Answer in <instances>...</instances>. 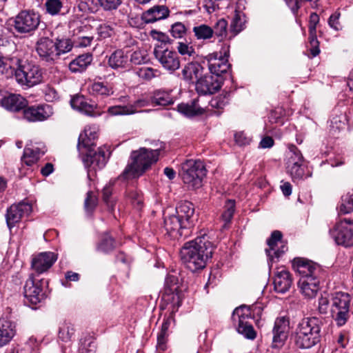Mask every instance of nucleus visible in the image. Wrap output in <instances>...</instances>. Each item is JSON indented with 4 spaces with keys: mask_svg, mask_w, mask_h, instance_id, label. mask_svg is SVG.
<instances>
[{
    "mask_svg": "<svg viewBox=\"0 0 353 353\" xmlns=\"http://www.w3.org/2000/svg\"><path fill=\"white\" fill-rule=\"evenodd\" d=\"M98 127L95 125H88L80 134L78 140L77 148L81 152L83 150L92 148L94 145V141L97 138Z\"/></svg>",
    "mask_w": 353,
    "mask_h": 353,
    "instance_id": "nucleus-24",
    "label": "nucleus"
},
{
    "mask_svg": "<svg viewBox=\"0 0 353 353\" xmlns=\"http://www.w3.org/2000/svg\"><path fill=\"white\" fill-rule=\"evenodd\" d=\"M157 72V71L152 68L143 67L139 68V70L137 71V74L140 78L145 80H150L156 77Z\"/></svg>",
    "mask_w": 353,
    "mask_h": 353,
    "instance_id": "nucleus-57",
    "label": "nucleus"
},
{
    "mask_svg": "<svg viewBox=\"0 0 353 353\" xmlns=\"http://www.w3.org/2000/svg\"><path fill=\"white\" fill-rule=\"evenodd\" d=\"M93 37H81L77 39L76 43L79 47L85 48L90 46Z\"/></svg>",
    "mask_w": 353,
    "mask_h": 353,
    "instance_id": "nucleus-64",
    "label": "nucleus"
},
{
    "mask_svg": "<svg viewBox=\"0 0 353 353\" xmlns=\"http://www.w3.org/2000/svg\"><path fill=\"white\" fill-rule=\"evenodd\" d=\"M179 283L178 277L175 275L169 274L165 279V291L176 292L179 291Z\"/></svg>",
    "mask_w": 353,
    "mask_h": 353,
    "instance_id": "nucleus-51",
    "label": "nucleus"
},
{
    "mask_svg": "<svg viewBox=\"0 0 353 353\" xmlns=\"http://www.w3.org/2000/svg\"><path fill=\"white\" fill-rule=\"evenodd\" d=\"M130 63L139 65L145 61V54L141 50H136L132 53L130 57Z\"/></svg>",
    "mask_w": 353,
    "mask_h": 353,
    "instance_id": "nucleus-61",
    "label": "nucleus"
},
{
    "mask_svg": "<svg viewBox=\"0 0 353 353\" xmlns=\"http://www.w3.org/2000/svg\"><path fill=\"white\" fill-rule=\"evenodd\" d=\"M53 114V108L48 104L32 105L23 110L24 118L31 122L43 121Z\"/></svg>",
    "mask_w": 353,
    "mask_h": 353,
    "instance_id": "nucleus-17",
    "label": "nucleus"
},
{
    "mask_svg": "<svg viewBox=\"0 0 353 353\" xmlns=\"http://www.w3.org/2000/svg\"><path fill=\"white\" fill-rule=\"evenodd\" d=\"M329 305V300L325 296H321L319 299L318 310L320 313L325 314L327 311Z\"/></svg>",
    "mask_w": 353,
    "mask_h": 353,
    "instance_id": "nucleus-63",
    "label": "nucleus"
},
{
    "mask_svg": "<svg viewBox=\"0 0 353 353\" xmlns=\"http://www.w3.org/2000/svg\"><path fill=\"white\" fill-rule=\"evenodd\" d=\"M43 71L41 68L32 63L24 60L21 68L15 72V79L21 85L28 88L41 83L43 81Z\"/></svg>",
    "mask_w": 353,
    "mask_h": 353,
    "instance_id": "nucleus-7",
    "label": "nucleus"
},
{
    "mask_svg": "<svg viewBox=\"0 0 353 353\" xmlns=\"http://www.w3.org/2000/svg\"><path fill=\"white\" fill-rule=\"evenodd\" d=\"M341 13L339 11L334 12L328 19V24L330 27L334 30L339 31L342 29V26L339 21Z\"/></svg>",
    "mask_w": 353,
    "mask_h": 353,
    "instance_id": "nucleus-58",
    "label": "nucleus"
},
{
    "mask_svg": "<svg viewBox=\"0 0 353 353\" xmlns=\"http://www.w3.org/2000/svg\"><path fill=\"white\" fill-rule=\"evenodd\" d=\"M32 210V205L22 201L18 204L12 205L7 210L6 215L8 228L11 229L21 221L23 216H28Z\"/></svg>",
    "mask_w": 353,
    "mask_h": 353,
    "instance_id": "nucleus-13",
    "label": "nucleus"
},
{
    "mask_svg": "<svg viewBox=\"0 0 353 353\" xmlns=\"http://www.w3.org/2000/svg\"><path fill=\"white\" fill-rule=\"evenodd\" d=\"M154 54L162 67L170 72H173L179 68V57L176 52L156 48Z\"/></svg>",
    "mask_w": 353,
    "mask_h": 353,
    "instance_id": "nucleus-14",
    "label": "nucleus"
},
{
    "mask_svg": "<svg viewBox=\"0 0 353 353\" xmlns=\"http://www.w3.org/2000/svg\"><path fill=\"white\" fill-rule=\"evenodd\" d=\"M1 104L3 108L10 111L18 112L24 109L28 102L20 94H9L1 100Z\"/></svg>",
    "mask_w": 353,
    "mask_h": 353,
    "instance_id": "nucleus-28",
    "label": "nucleus"
},
{
    "mask_svg": "<svg viewBox=\"0 0 353 353\" xmlns=\"http://www.w3.org/2000/svg\"><path fill=\"white\" fill-rule=\"evenodd\" d=\"M200 99L196 98L191 103H181L178 105V111L186 117H194L201 115L205 112V107H202L199 104Z\"/></svg>",
    "mask_w": 353,
    "mask_h": 353,
    "instance_id": "nucleus-31",
    "label": "nucleus"
},
{
    "mask_svg": "<svg viewBox=\"0 0 353 353\" xmlns=\"http://www.w3.org/2000/svg\"><path fill=\"white\" fill-rule=\"evenodd\" d=\"M203 72V67L197 62L187 63L182 70L183 78L185 81H193L201 77Z\"/></svg>",
    "mask_w": 353,
    "mask_h": 353,
    "instance_id": "nucleus-34",
    "label": "nucleus"
},
{
    "mask_svg": "<svg viewBox=\"0 0 353 353\" xmlns=\"http://www.w3.org/2000/svg\"><path fill=\"white\" fill-rule=\"evenodd\" d=\"M45 154V150L38 147L32 146V148L26 147L23 151L22 157V162L28 166H31L36 163L39 158Z\"/></svg>",
    "mask_w": 353,
    "mask_h": 353,
    "instance_id": "nucleus-38",
    "label": "nucleus"
},
{
    "mask_svg": "<svg viewBox=\"0 0 353 353\" xmlns=\"http://www.w3.org/2000/svg\"><path fill=\"white\" fill-rule=\"evenodd\" d=\"M14 334L15 330L12 323L5 319H0V347L8 344Z\"/></svg>",
    "mask_w": 353,
    "mask_h": 353,
    "instance_id": "nucleus-35",
    "label": "nucleus"
},
{
    "mask_svg": "<svg viewBox=\"0 0 353 353\" xmlns=\"http://www.w3.org/2000/svg\"><path fill=\"white\" fill-rule=\"evenodd\" d=\"M293 283L290 272L283 267L278 268L274 276V289L278 293L283 294L288 291Z\"/></svg>",
    "mask_w": 353,
    "mask_h": 353,
    "instance_id": "nucleus-22",
    "label": "nucleus"
},
{
    "mask_svg": "<svg viewBox=\"0 0 353 353\" xmlns=\"http://www.w3.org/2000/svg\"><path fill=\"white\" fill-rule=\"evenodd\" d=\"M319 22V15L313 12L310 16L309 21V43L310 51L312 57L317 56L320 52L319 42L316 37V25Z\"/></svg>",
    "mask_w": 353,
    "mask_h": 353,
    "instance_id": "nucleus-25",
    "label": "nucleus"
},
{
    "mask_svg": "<svg viewBox=\"0 0 353 353\" xmlns=\"http://www.w3.org/2000/svg\"><path fill=\"white\" fill-rule=\"evenodd\" d=\"M170 32L174 38L181 39L185 34L186 28L182 23L177 22L172 26Z\"/></svg>",
    "mask_w": 353,
    "mask_h": 353,
    "instance_id": "nucleus-56",
    "label": "nucleus"
},
{
    "mask_svg": "<svg viewBox=\"0 0 353 353\" xmlns=\"http://www.w3.org/2000/svg\"><path fill=\"white\" fill-rule=\"evenodd\" d=\"M350 297L346 293L336 292L332 298L331 314L336 325H344L350 317Z\"/></svg>",
    "mask_w": 353,
    "mask_h": 353,
    "instance_id": "nucleus-9",
    "label": "nucleus"
},
{
    "mask_svg": "<svg viewBox=\"0 0 353 353\" xmlns=\"http://www.w3.org/2000/svg\"><path fill=\"white\" fill-rule=\"evenodd\" d=\"M115 248L114 239L108 234H105L98 245V249L103 252L112 251Z\"/></svg>",
    "mask_w": 353,
    "mask_h": 353,
    "instance_id": "nucleus-46",
    "label": "nucleus"
},
{
    "mask_svg": "<svg viewBox=\"0 0 353 353\" xmlns=\"http://www.w3.org/2000/svg\"><path fill=\"white\" fill-rule=\"evenodd\" d=\"M212 30L213 34L223 39L228 34V21L224 19L218 20Z\"/></svg>",
    "mask_w": 353,
    "mask_h": 353,
    "instance_id": "nucleus-47",
    "label": "nucleus"
},
{
    "mask_svg": "<svg viewBox=\"0 0 353 353\" xmlns=\"http://www.w3.org/2000/svg\"><path fill=\"white\" fill-rule=\"evenodd\" d=\"M228 102V100L226 94H220L212 99L209 104L213 108L223 109Z\"/></svg>",
    "mask_w": 353,
    "mask_h": 353,
    "instance_id": "nucleus-55",
    "label": "nucleus"
},
{
    "mask_svg": "<svg viewBox=\"0 0 353 353\" xmlns=\"http://www.w3.org/2000/svg\"><path fill=\"white\" fill-rule=\"evenodd\" d=\"M303 164H297L292 159L288 161V170L293 179H301L303 174L304 171L302 168Z\"/></svg>",
    "mask_w": 353,
    "mask_h": 353,
    "instance_id": "nucleus-45",
    "label": "nucleus"
},
{
    "mask_svg": "<svg viewBox=\"0 0 353 353\" xmlns=\"http://www.w3.org/2000/svg\"><path fill=\"white\" fill-rule=\"evenodd\" d=\"M268 248L265 252L270 260L273 261L274 258L279 259L288 250L286 244L282 241V234L279 230L272 232L270 237L267 240Z\"/></svg>",
    "mask_w": 353,
    "mask_h": 353,
    "instance_id": "nucleus-15",
    "label": "nucleus"
},
{
    "mask_svg": "<svg viewBox=\"0 0 353 353\" xmlns=\"http://www.w3.org/2000/svg\"><path fill=\"white\" fill-rule=\"evenodd\" d=\"M41 280H36L34 274H30L29 278L24 285V295L32 303L37 304L44 298V294L41 288Z\"/></svg>",
    "mask_w": 353,
    "mask_h": 353,
    "instance_id": "nucleus-16",
    "label": "nucleus"
},
{
    "mask_svg": "<svg viewBox=\"0 0 353 353\" xmlns=\"http://www.w3.org/2000/svg\"><path fill=\"white\" fill-rule=\"evenodd\" d=\"M334 237L338 245L345 247L353 245V220L344 219L338 223L334 231Z\"/></svg>",
    "mask_w": 353,
    "mask_h": 353,
    "instance_id": "nucleus-12",
    "label": "nucleus"
},
{
    "mask_svg": "<svg viewBox=\"0 0 353 353\" xmlns=\"http://www.w3.org/2000/svg\"><path fill=\"white\" fill-rule=\"evenodd\" d=\"M213 251L212 243L203 234L185 243L181 250V258L190 270L195 272L205 267Z\"/></svg>",
    "mask_w": 353,
    "mask_h": 353,
    "instance_id": "nucleus-2",
    "label": "nucleus"
},
{
    "mask_svg": "<svg viewBox=\"0 0 353 353\" xmlns=\"http://www.w3.org/2000/svg\"><path fill=\"white\" fill-rule=\"evenodd\" d=\"M251 319L250 308L246 305L236 307L232 316L233 325L236 331L249 339H254L256 337V332L249 321Z\"/></svg>",
    "mask_w": 353,
    "mask_h": 353,
    "instance_id": "nucleus-8",
    "label": "nucleus"
},
{
    "mask_svg": "<svg viewBox=\"0 0 353 353\" xmlns=\"http://www.w3.org/2000/svg\"><path fill=\"white\" fill-rule=\"evenodd\" d=\"M88 90L91 94L101 97H109L114 93L112 85L107 82H94Z\"/></svg>",
    "mask_w": 353,
    "mask_h": 353,
    "instance_id": "nucleus-37",
    "label": "nucleus"
},
{
    "mask_svg": "<svg viewBox=\"0 0 353 353\" xmlns=\"http://www.w3.org/2000/svg\"><path fill=\"white\" fill-rule=\"evenodd\" d=\"M353 211V191L341 197V203L339 207L341 214H346Z\"/></svg>",
    "mask_w": 353,
    "mask_h": 353,
    "instance_id": "nucleus-40",
    "label": "nucleus"
},
{
    "mask_svg": "<svg viewBox=\"0 0 353 353\" xmlns=\"http://www.w3.org/2000/svg\"><path fill=\"white\" fill-rule=\"evenodd\" d=\"M56 254L51 252H41L34 256L31 262V268L34 275H39L48 271L57 261Z\"/></svg>",
    "mask_w": 353,
    "mask_h": 353,
    "instance_id": "nucleus-19",
    "label": "nucleus"
},
{
    "mask_svg": "<svg viewBox=\"0 0 353 353\" xmlns=\"http://www.w3.org/2000/svg\"><path fill=\"white\" fill-rule=\"evenodd\" d=\"M86 155L84 161L86 165H94V168L99 169L103 168L107 163L105 152L101 148H99L97 152H92V148L85 149Z\"/></svg>",
    "mask_w": 353,
    "mask_h": 353,
    "instance_id": "nucleus-30",
    "label": "nucleus"
},
{
    "mask_svg": "<svg viewBox=\"0 0 353 353\" xmlns=\"http://www.w3.org/2000/svg\"><path fill=\"white\" fill-rule=\"evenodd\" d=\"M97 202V195L93 192H88L84 203L85 211L89 214L92 213L96 208Z\"/></svg>",
    "mask_w": 353,
    "mask_h": 353,
    "instance_id": "nucleus-49",
    "label": "nucleus"
},
{
    "mask_svg": "<svg viewBox=\"0 0 353 353\" xmlns=\"http://www.w3.org/2000/svg\"><path fill=\"white\" fill-rule=\"evenodd\" d=\"M128 197L134 207L141 209L143 205L142 195L137 190H132L128 192Z\"/></svg>",
    "mask_w": 353,
    "mask_h": 353,
    "instance_id": "nucleus-53",
    "label": "nucleus"
},
{
    "mask_svg": "<svg viewBox=\"0 0 353 353\" xmlns=\"http://www.w3.org/2000/svg\"><path fill=\"white\" fill-rule=\"evenodd\" d=\"M25 59L19 58L17 55H12L11 57H3V66L4 68H10L14 70V72L21 68V65Z\"/></svg>",
    "mask_w": 353,
    "mask_h": 353,
    "instance_id": "nucleus-43",
    "label": "nucleus"
},
{
    "mask_svg": "<svg viewBox=\"0 0 353 353\" xmlns=\"http://www.w3.org/2000/svg\"><path fill=\"white\" fill-rule=\"evenodd\" d=\"M175 214L181 219L184 228L190 229L194 224V205L187 201H181L175 209Z\"/></svg>",
    "mask_w": 353,
    "mask_h": 353,
    "instance_id": "nucleus-23",
    "label": "nucleus"
},
{
    "mask_svg": "<svg viewBox=\"0 0 353 353\" xmlns=\"http://www.w3.org/2000/svg\"><path fill=\"white\" fill-rule=\"evenodd\" d=\"M74 334V329L73 326L69 323H64L59 327V338L64 342L70 341Z\"/></svg>",
    "mask_w": 353,
    "mask_h": 353,
    "instance_id": "nucleus-44",
    "label": "nucleus"
},
{
    "mask_svg": "<svg viewBox=\"0 0 353 353\" xmlns=\"http://www.w3.org/2000/svg\"><path fill=\"white\" fill-rule=\"evenodd\" d=\"M71 106L79 112H83L89 116H95L94 113V105L88 103L83 96L77 95L70 101Z\"/></svg>",
    "mask_w": 353,
    "mask_h": 353,
    "instance_id": "nucleus-33",
    "label": "nucleus"
},
{
    "mask_svg": "<svg viewBox=\"0 0 353 353\" xmlns=\"http://www.w3.org/2000/svg\"><path fill=\"white\" fill-rule=\"evenodd\" d=\"M245 26L243 16L238 11H235L234 16L231 21L229 30L230 39L234 37L241 32Z\"/></svg>",
    "mask_w": 353,
    "mask_h": 353,
    "instance_id": "nucleus-39",
    "label": "nucleus"
},
{
    "mask_svg": "<svg viewBox=\"0 0 353 353\" xmlns=\"http://www.w3.org/2000/svg\"><path fill=\"white\" fill-rule=\"evenodd\" d=\"M169 13L165 6H154L143 13L142 19L146 23H154L167 18Z\"/></svg>",
    "mask_w": 353,
    "mask_h": 353,
    "instance_id": "nucleus-29",
    "label": "nucleus"
},
{
    "mask_svg": "<svg viewBox=\"0 0 353 353\" xmlns=\"http://www.w3.org/2000/svg\"><path fill=\"white\" fill-rule=\"evenodd\" d=\"M148 104L147 100L138 99L133 104L111 106L108 108V112L112 116L132 114L137 112L138 108L145 107Z\"/></svg>",
    "mask_w": 353,
    "mask_h": 353,
    "instance_id": "nucleus-27",
    "label": "nucleus"
},
{
    "mask_svg": "<svg viewBox=\"0 0 353 353\" xmlns=\"http://www.w3.org/2000/svg\"><path fill=\"white\" fill-rule=\"evenodd\" d=\"M290 321L286 317L282 316L277 318L274 322L273 327V339L272 347H280L287 339L288 333L289 331Z\"/></svg>",
    "mask_w": 353,
    "mask_h": 353,
    "instance_id": "nucleus-21",
    "label": "nucleus"
},
{
    "mask_svg": "<svg viewBox=\"0 0 353 353\" xmlns=\"http://www.w3.org/2000/svg\"><path fill=\"white\" fill-rule=\"evenodd\" d=\"M98 2L104 10L110 11L117 9L122 0H98Z\"/></svg>",
    "mask_w": 353,
    "mask_h": 353,
    "instance_id": "nucleus-54",
    "label": "nucleus"
},
{
    "mask_svg": "<svg viewBox=\"0 0 353 353\" xmlns=\"http://www.w3.org/2000/svg\"><path fill=\"white\" fill-rule=\"evenodd\" d=\"M293 269L300 275L298 285L301 294L306 299H313L320 290L322 269L317 263L303 258H295Z\"/></svg>",
    "mask_w": 353,
    "mask_h": 353,
    "instance_id": "nucleus-1",
    "label": "nucleus"
},
{
    "mask_svg": "<svg viewBox=\"0 0 353 353\" xmlns=\"http://www.w3.org/2000/svg\"><path fill=\"white\" fill-rule=\"evenodd\" d=\"M108 65L114 70H127L130 68V61L128 52L119 49L114 51L109 57Z\"/></svg>",
    "mask_w": 353,
    "mask_h": 353,
    "instance_id": "nucleus-26",
    "label": "nucleus"
},
{
    "mask_svg": "<svg viewBox=\"0 0 353 353\" xmlns=\"http://www.w3.org/2000/svg\"><path fill=\"white\" fill-rule=\"evenodd\" d=\"M72 48L73 43L68 38H57L54 41L43 37L35 44V51L39 59L49 64L57 62L61 55L71 51Z\"/></svg>",
    "mask_w": 353,
    "mask_h": 353,
    "instance_id": "nucleus-3",
    "label": "nucleus"
},
{
    "mask_svg": "<svg viewBox=\"0 0 353 353\" xmlns=\"http://www.w3.org/2000/svg\"><path fill=\"white\" fill-rule=\"evenodd\" d=\"M164 228L167 233L174 239L186 237L190 234V229L183 227V223L175 214L165 216Z\"/></svg>",
    "mask_w": 353,
    "mask_h": 353,
    "instance_id": "nucleus-18",
    "label": "nucleus"
},
{
    "mask_svg": "<svg viewBox=\"0 0 353 353\" xmlns=\"http://www.w3.org/2000/svg\"><path fill=\"white\" fill-rule=\"evenodd\" d=\"M96 348V343L92 336H86L81 339L79 353H94Z\"/></svg>",
    "mask_w": 353,
    "mask_h": 353,
    "instance_id": "nucleus-41",
    "label": "nucleus"
},
{
    "mask_svg": "<svg viewBox=\"0 0 353 353\" xmlns=\"http://www.w3.org/2000/svg\"><path fill=\"white\" fill-rule=\"evenodd\" d=\"M206 174L203 163L193 159L187 160L182 164L181 178L189 188L197 189L202 185V180Z\"/></svg>",
    "mask_w": 353,
    "mask_h": 353,
    "instance_id": "nucleus-6",
    "label": "nucleus"
},
{
    "mask_svg": "<svg viewBox=\"0 0 353 353\" xmlns=\"http://www.w3.org/2000/svg\"><path fill=\"white\" fill-rule=\"evenodd\" d=\"M45 6L48 14L55 15L60 12L63 4L61 0H47Z\"/></svg>",
    "mask_w": 353,
    "mask_h": 353,
    "instance_id": "nucleus-50",
    "label": "nucleus"
},
{
    "mask_svg": "<svg viewBox=\"0 0 353 353\" xmlns=\"http://www.w3.org/2000/svg\"><path fill=\"white\" fill-rule=\"evenodd\" d=\"M160 148L147 149L141 148L131 152V162L128 164L119 176L123 179L138 178L143 175L158 159Z\"/></svg>",
    "mask_w": 353,
    "mask_h": 353,
    "instance_id": "nucleus-4",
    "label": "nucleus"
},
{
    "mask_svg": "<svg viewBox=\"0 0 353 353\" xmlns=\"http://www.w3.org/2000/svg\"><path fill=\"white\" fill-rule=\"evenodd\" d=\"M228 50H225L223 54L220 52H212L208 54L205 59L208 62V65L211 74L214 77H219L226 72L230 68L228 63Z\"/></svg>",
    "mask_w": 353,
    "mask_h": 353,
    "instance_id": "nucleus-11",
    "label": "nucleus"
},
{
    "mask_svg": "<svg viewBox=\"0 0 353 353\" xmlns=\"http://www.w3.org/2000/svg\"><path fill=\"white\" fill-rule=\"evenodd\" d=\"M150 101L153 105L166 106L174 103V98L170 92L164 90H157L152 92Z\"/></svg>",
    "mask_w": 353,
    "mask_h": 353,
    "instance_id": "nucleus-32",
    "label": "nucleus"
},
{
    "mask_svg": "<svg viewBox=\"0 0 353 353\" xmlns=\"http://www.w3.org/2000/svg\"><path fill=\"white\" fill-rule=\"evenodd\" d=\"M321 321L316 317L303 318L299 323L294 343L300 349H308L316 345L321 339Z\"/></svg>",
    "mask_w": 353,
    "mask_h": 353,
    "instance_id": "nucleus-5",
    "label": "nucleus"
},
{
    "mask_svg": "<svg viewBox=\"0 0 353 353\" xmlns=\"http://www.w3.org/2000/svg\"><path fill=\"white\" fill-rule=\"evenodd\" d=\"M98 33L101 38L105 39L114 34V30L109 25L102 24L98 28Z\"/></svg>",
    "mask_w": 353,
    "mask_h": 353,
    "instance_id": "nucleus-62",
    "label": "nucleus"
},
{
    "mask_svg": "<svg viewBox=\"0 0 353 353\" xmlns=\"http://www.w3.org/2000/svg\"><path fill=\"white\" fill-rule=\"evenodd\" d=\"M178 52L183 56L191 57L194 53V49L192 46L183 42H179L176 47Z\"/></svg>",
    "mask_w": 353,
    "mask_h": 353,
    "instance_id": "nucleus-60",
    "label": "nucleus"
},
{
    "mask_svg": "<svg viewBox=\"0 0 353 353\" xmlns=\"http://www.w3.org/2000/svg\"><path fill=\"white\" fill-rule=\"evenodd\" d=\"M92 61V57L90 54H83L72 60L68 67L72 72H81L85 70Z\"/></svg>",
    "mask_w": 353,
    "mask_h": 353,
    "instance_id": "nucleus-36",
    "label": "nucleus"
},
{
    "mask_svg": "<svg viewBox=\"0 0 353 353\" xmlns=\"http://www.w3.org/2000/svg\"><path fill=\"white\" fill-rule=\"evenodd\" d=\"M235 202L233 200H228L225 205V210L221 215L222 219L225 223L230 221L234 212Z\"/></svg>",
    "mask_w": 353,
    "mask_h": 353,
    "instance_id": "nucleus-52",
    "label": "nucleus"
},
{
    "mask_svg": "<svg viewBox=\"0 0 353 353\" xmlns=\"http://www.w3.org/2000/svg\"><path fill=\"white\" fill-rule=\"evenodd\" d=\"M39 23L40 17L37 13L23 10L15 17L14 27L19 33H30L38 28Z\"/></svg>",
    "mask_w": 353,
    "mask_h": 353,
    "instance_id": "nucleus-10",
    "label": "nucleus"
},
{
    "mask_svg": "<svg viewBox=\"0 0 353 353\" xmlns=\"http://www.w3.org/2000/svg\"><path fill=\"white\" fill-rule=\"evenodd\" d=\"M292 159L297 164H303V157L301 151L294 145L290 148L288 160Z\"/></svg>",
    "mask_w": 353,
    "mask_h": 353,
    "instance_id": "nucleus-59",
    "label": "nucleus"
},
{
    "mask_svg": "<svg viewBox=\"0 0 353 353\" xmlns=\"http://www.w3.org/2000/svg\"><path fill=\"white\" fill-rule=\"evenodd\" d=\"M162 298L165 302L172 305V307H173L172 310H174L175 307H178L180 305L181 300L179 291H165Z\"/></svg>",
    "mask_w": 353,
    "mask_h": 353,
    "instance_id": "nucleus-48",
    "label": "nucleus"
},
{
    "mask_svg": "<svg viewBox=\"0 0 353 353\" xmlns=\"http://www.w3.org/2000/svg\"><path fill=\"white\" fill-rule=\"evenodd\" d=\"M221 77L207 74L197 80L196 90L199 94H212L221 88Z\"/></svg>",
    "mask_w": 353,
    "mask_h": 353,
    "instance_id": "nucleus-20",
    "label": "nucleus"
},
{
    "mask_svg": "<svg viewBox=\"0 0 353 353\" xmlns=\"http://www.w3.org/2000/svg\"><path fill=\"white\" fill-rule=\"evenodd\" d=\"M193 32L197 39H208L213 35L212 28L205 24L194 27Z\"/></svg>",
    "mask_w": 353,
    "mask_h": 353,
    "instance_id": "nucleus-42",
    "label": "nucleus"
}]
</instances>
